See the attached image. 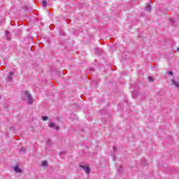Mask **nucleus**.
Instances as JSON below:
<instances>
[{
    "instance_id": "obj_1",
    "label": "nucleus",
    "mask_w": 179,
    "mask_h": 179,
    "mask_svg": "<svg viewBox=\"0 0 179 179\" xmlns=\"http://www.w3.org/2000/svg\"><path fill=\"white\" fill-rule=\"evenodd\" d=\"M24 97L27 99L28 101V104H33L34 103V99L31 96V94H30V92L27 90L24 92Z\"/></svg>"
},
{
    "instance_id": "obj_7",
    "label": "nucleus",
    "mask_w": 179,
    "mask_h": 179,
    "mask_svg": "<svg viewBox=\"0 0 179 179\" xmlns=\"http://www.w3.org/2000/svg\"><path fill=\"white\" fill-rule=\"evenodd\" d=\"M150 9H151V6L150 4H147L145 6V10H147V12H150Z\"/></svg>"
},
{
    "instance_id": "obj_12",
    "label": "nucleus",
    "mask_w": 179,
    "mask_h": 179,
    "mask_svg": "<svg viewBox=\"0 0 179 179\" xmlns=\"http://www.w3.org/2000/svg\"><path fill=\"white\" fill-rule=\"evenodd\" d=\"M20 152H26V148H24V147H22L20 150Z\"/></svg>"
},
{
    "instance_id": "obj_2",
    "label": "nucleus",
    "mask_w": 179,
    "mask_h": 179,
    "mask_svg": "<svg viewBox=\"0 0 179 179\" xmlns=\"http://www.w3.org/2000/svg\"><path fill=\"white\" fill-rule=\"evenodd\" d=\"M48 127L50 128H55L57 130L59 129V127L55 126V123H54L52 122H49Z\"/></svg>"
},
{
    "instance_id": "obj_13",
    "label": "nucleus",
    "mask_w": 179,
    "mask_h": 179,
    "mask_svg": "<svg viewBox=\"0 0 179 179\" xmlns=\"http://www.w3.org/2000/svg\"><path fill=\"white\" fill-rule=\"evenodd\" d=\"M6 36H7V37H8V36H9V31H6Z\"/></svg>"
},
{
    "instance_id": "obj_14",
    "label": "nucleus",
    "mask_w": 179,
    "mask_h": 179,
    "mask_svg": "<svg viewBox=\"0 0 179 179\" xmlns=\"http://www.w3.org/2000/svg\"><path fill=\"white\" fill-rule=\"evenodd\" d=\"M168 73H169V75L173 76L172 71H169Z\"/></svg>"
},
{
    "instance_id": "obj_3",
    "label": "nucleus",
    "mask_w": 179,
    "mask_h": 179,
    "mask_svg": "<svg viewBox=\"0 0 179 179\" xmlns=\"http://www.w3.org/2000/svg\"><path fill=\"white\" fill-rule=\"evenodd\" d=\"M171 85H173V86H175V87H177V89H179V83L178 81H176L174 79L171 80Z\"/></svg>"
},
{
    "instance_id": "obj_10",
    "label": "nucleus",
    "mask_w": 179,
    "mask_h": 179,
    "mask_svg": "<svg viewBox=\"0 0 179 179\" xmlns=\"http://www.w3.org/2000/svg\"><path fill=\"white\" fill-rule=\"evenodd\" d=\"M148 80L150 81V82H153L154 80H155V79L153 78V77H149L148 78Z\"/></svg>"
},
{
    "instance_id": "obj_4",
    "label": "nucleus",
    "mask_w": 179,
    "mask_h": 179,
    "mask_svg": "<svg viewBox=\"0 0 179 179\" xmlns=\"http://www.w3.org/2000/svg\"><path fill=\"white\" fill-rule=\"evenodd\" d=\"M80 167L82 169H83V170H85V171L87 173V174H89V173H90V168H89V166H80Z\"/></svg>"
},
{
    "instance_id": "obj_15",
    "label": "nucleus",
    "mask_w": 179,
    "mask_h": 179,
    "mask_svg": "<svg viewBox=\"0 0 179 179\" xmlns=\"http://www.w3.org/2000/svg\"><path fill=\"white\" fill-rule=\"evenodd\" d=\"M114 150H115L117 148L115 147L113 148Z\"/></svg>"
},
{
    "instance_id": "obj_8",
    "label": "nucleus",
    "mask_w": 179,
    "mask_h": 179,
    "mask_svg": "<svg viewBox=\"0 0 179 179\" xmlns=\"http://www.w3.org/2000/svg\"><path fill=\"white\" fill-rule=\"evenodd\" d=\"M42 166L43 167H47V166H48V163L46 161H43L42 162Z\"/></svg>"
},
{
    "instance_id": "obj_9",
    "label": "nucleus",
    "mask_w": 179,
    "mask_h": 179,
    "mask_svg": "<svg viewBox=\"0 0 179 179\" xmlns=\"http://www.w3.org/2000/svg\"><path fill=\"white\" fill-rule=\"evenodd\" d=\"M42 5L44 8H45V6H47V0H43L42 1Z\"/></svg>"
},
{
    "instance_id": "obj_6",
    "label": "nucleus",
    "mask_w": 179,
    "mask_h": 179,
    "mask_svg": "<svg viewBox=\"0 0 179 179\" xmlns=\"http://www.w3.org/2000/svg\"><path fill=\"white\" fill-rule=\"evenodd\" d=\"M13 72H10L8 76V80H12V79H13Z\"/></svg>"
},
{
    "instance_id": "obj_5",
    "label": "nucleus",
    "mask_w": 179,
    "mask_h": 179,
    "mask_svg": "<svg viewBox=\"0 0 179 179\" xmlns=\"http://www.w3.org/2000/svg\"><path fill=\"white\" fill-rule=\"evenodd\" d=\"M13 170L15 173H22V169L18 166H14Z\"/></svg>"
},
{
    "instance_id": "obj_11",
    "label": "nucleus",
    "mask_w": 179,
    "mask_h": 179,
    "mask_svg": "<svg viewBox=\"0 0 179 179\" xmlns=\"http://www.w3.org/2000/svg\"><path fill=\"white\" fill-rule=\"evenodd\" d=\"M47 120H48V117H47V116H43V121H47Z\"/></svg>"
}]
</instances>
